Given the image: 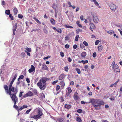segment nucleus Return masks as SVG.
Here are the masks:
<instances>
[{"instance_id":"f257e3e1","label":"nucleus","mask_w":122,"mask_h":122,"mask_svg":"<svg viewBox=\"0 0 122 122\" xmlns=\"http://www.w3.org/2000/svg\"><path fill=\"white\" fill-rule=\"evenodd\" d=\"M17 76V74L13 73L12 75L10 78V79H12V80L9 86V89L7 85H5L4 86V88L5 89V92L7 94H11V92H14V93L15 94L17 93L18 92L17 89H15L14 90V87L13 86L12 87L13 83L15 79Z\"/></svg>"},{"instance_id":"f03ea898","label":"nucleus","mask_w":122,"mask_h":122,"mask_svg":"<svg viewBox=\"0 0 122 122\" xmlns=\"http://www.w3.org/2000/svg\"><path fill=\"white\" fill-rule=\"evenodd\" d=\"M46 79L45 77L42 78L37 83V85L42 90H44L46 87Z\"/></svg>"},{"instance_id":"7ed1b4c3","label":"nucleus","mask_w":122,"mask_h":122,"mask_svg":"<svg viewBox=\"0 0 122 122\" xmlns=\"http://www.w3.org/2000/svg\"><path fill=\"white\" fill-rule=\"evenodd\" d=\"M33 112L34 113H37V115H34L33 116H30V118H33L35 119H39L40 118V117L43 114L41 109L39 107L35 109Z\"/></svg>"},{"instance_id":"20e7f679","label":"nucleus","mask_w":122,"mask_h":122,"mask_svg":"<svg viewBox=\"0 0 122 122\" xmlns=\"http://www.w3.org/2000/svg\"><path fill=\"white\" fill-rule=\"evenodd\" d=\"M91 14L92 16L93 20L94 22L96 24L99 21L98 16L95 13H92Z\"/></svg>"},{"instance_id":"39448f33","label":"nucleus","mask_w":122,"mask_h":122,"mask_svg":"<svg viewBox=\"0 0 122 122\" xmlns=\"http://www.w3.org/2000/svg\"><path fill=\"white\" fill-rule=\"evenodd\" d=\"M10 96V97L12 100L14 102V104H16V102L18 101L17 98L16 96L14 94H12L11 93V94H9Z\"/></svg>"},{"instance_id":"423d86ee","label":"nucleus","mask_w":122,"mask_h":122,"mask_svg":"<svg viewBox=\"0 0 122 122\" xmlns=\"http://www.w3.org/2000/svg\"><path fill=\"white\" fill-rule=\"evenodd\" d=\"M109 7L113 11H115L117 7V6L112 3L110 4L109 5Z\"/></svg>"},{"instance_id":"0eeeda50","label":"nucleus","mask_w":122,"mask_h":122,"mask_svg":"<svg viewBox=\"0 0 122 122\" xmlns=\"http://www.w3.org/2000/svg\"><path fill=\"white\" fill-rule=\"evenodd\" d=\"M90 102H87V103H91L93 105H94L95 104L97 103V99H90Z\"/></svg>"},{"instance_id":"6e6552de","label":"nucleus","mask_w":122,"mask_h":122,"mask_svg":"<svg viewBox=\"0 0 122 122\" xmlns=\"http://www.w3.org/2000/svg\"><path fill=\"white\" fill-rule=\"evenodd\" d=\"M112 69L114 70L115 72H119V69L118 66L117 64L115 65V66L114 67H112Z\"/></svg>"},{"instance_id":"1a4fd4ad","label":"nucleus","mask_w":122,"mask_h":122,"mask_svg":"<svg viewBox=\"0 0 122 122\" xmlns=\"http://www.w3.org/2000/svg\"><path fill=\"white\" fill-rule=\"evenodd\" d=\"M35 68L34 66L33 65L31 66V68L28 71L29 73H31L33 71H35Z\"/></svg>"},{"instance_id":"9d476101","label":"nucleus","mask_w":122,"mask_h":122,"mask_svg":"<svg viewBox=\"0 0 122 122\" xmlns=\"http://www.w3.org/2000/svg\"><path fill=\"white\" fill-rule=\"evenodd\" d=\"M42 69L43 70H48V67L44 63H43L42 66Z\"/></svg>"},{"instance_id":"9b49d317","label":"nucleus","mask_w":122,"mask_h":122,"mask_svg":"<svg viewBox=\"0 0 122 122\" xmlns=\"http://www.w3.org/2000/svg\"><path fill=\"white\" fill-rule=\"evenodd\" d=\"M97 104H99V105H104V103L103 101L100 99H97Z\"/></svg>"},{"instance_id":"f8f14e48","label":"nucleus","mask_w":122,"mask_h":122,"mask_svg":"<svg viewBox=\"0 0 122 122\" xmlns=\"http://www.w3.org/2000/svg\"><path fill=\"white\" fill-rule=\"evenodd\" d=\"M92 1L94 2V4L95 5L97 6L99 8H101V6H99V5L98 3L96 1V0H92Z\"/></svg>"},{"instance_id":"ddd939ff","label":"nucleus","mask_w":122,"mask_h":122,"mask_svg":"<svg viewBox=\"0 0 122 122\" xmlns=\"http://www.w3.org/2000/svg\"><path fill=\"white\" fill-rule=\"evenodd\" d=\"M78 93L77 92H75L74 95V98L75 100H77L78 99L79 97L77 95Z\"/></svg>"},{"instance_id":"4468645a","label":"nucleus","mask_w":122,"mask_h":122,"mask_svg":"<svg viewBox=\"0 0 122 122\" xmlns=\"http://www.w3.org/2000/svg\"><path fill=\"white\" fill-rule=\"evenodd\" d=\"M95 109L97 110H99L101 108V106L100 105H94Z\"/></svg>"},{"instance_id":"2eb2a0df","label":"nucleus","mask_w":122,"mask_h":122,"mask_svg":"<svg viewBox=\"0 0 122 122\" xmlns=\"http://www.w3.org/2000/svg\"><path fill=\"white\" fill-rule=\"evenodd\" d=\"M90 28L92 29H95V27L94 24L92 23H90Z\"/></svg>"},{"instance_id":"dca6fc26","label":"nucleus","mask_w":122,"mask_h":122,"mask_svg":"<svg viewBox=\"0 0 122 122\" xmlns=\"http://www.w3.org/2000/svg\"><path fill=\"white\" fill-rule=\"evenodd\" d=\"M17 28V25L16 24L15 26H14L13 27V34L14 35L15 34V31Z\"/></svg>"},{"instance_id":"f3484780","label":"nucleus","mask_w":122,"mask_h":122,"mask_svg":"<svg viewBox=\"0 0 122 122\" xmlns=\"http://www.w3.org/2000/svg\"><path fill=\"white\" fill-rule=\"evenodd\" d=\"M54 120L56 121H57L60 122H61L63 121V119L62 118H57L55 119H54Z\"/></svg>"},{"instance_id":"a211bd4d","label":"nucleus","mask_w":122,"mask_h":122,"mask_svg":"<svg viewBox=\"0 0 122 122\" xmlns=\"http://www.w3.org/2000/svg\"><path fill=\"white\" fill-rule=\"evenodd\" d=\"M103 47L102 45L99 46L98 47V51H99L100 52L101 51L103 48Z\"/></svg>"},{"instance_id":"6ab92c4d","label":"nucleus","mask_w":122,"mask_h":122,"mask_svg":"<svg viewBox=\"0 0 122 122\" xmlns=\"http://www.w3.org/2000/svg\"><path fill=\"white\" fill-rule=\"evenodd\" d=\"M65 77L64 74H61L59 76V80H61L63 79Z\"/></svg>"},{"instance_id":"aec40b11","label":"nucleus","mask_w":122,"mask_h":122,"mask_svg":"<svg viewBox=\"0 0 122 122\" xmlns=\"http://www.w3.org/2000/svg\"><path fill=\"white\" fill-rule=\"evenodd\" d=\"M50 21L52 25H55V21L54 19H51L50 20Z\"/></svg>"},{"instance_id":"412c9836","label":"nucleus","mask_w":122,"mask_h":122,"mask_svg":"<svg viewBox=\"0 0 122 122\" xmlns=\"http://www.w3.org/2000/svg\"><path fill=\"white\" fill-rule=\"evenodd\" d=\"M65 108L68 109H69L71 108V106L70 105L66 104L65 106Z\"/></svg>"},{"instance_id":"4be33fe9","label":"nucleus","mask_w":122,"mask_h":122,"mask_svg":"<svg viewBox=\"0 0 122 122\" xmlns=\"http://www.w3.org/2000/svg\"><path fill=\"white\" fill-rule=\"evenodd\" d=\"M86 52L84 51L82 52L81 54V56L83 57H84L86 56Z\"/></svg>"},{"instance_id":"5701e85b","label":"nucleus","mask_w":122,"mask_h":122,"mask_svg":"<svg viewBox=\"0 0 122 122\" xmlns=\"http://www.w3.org/2000/svg\"><path fill=\"white\" fill-rule=\"evenodd\" d=\"M76 121L79 122H81L82 121L80 117H77L76 118Z\"/></svg>"},{"instance_id":"b1692460","label":"nucleus","mask_w":122,"mask_h":122,"mask_svg":"<svg viewBox=\"0 0 122 122\" xmlns=\"http://www.w3.org/2000/svg\"><path fill=\"white\" fill-rule=\"evenodd\" d=\"M28 97L31 96L32 95V93L30 91L26 93Z\"/></svg>"},{"instance_id":"393cba45","label":"nucleus","mask_w":122,"mask_h":122,"mask_svg":"<svg viewBox=\"0 0 122 122\" xmlns=\"http://www.w3.org/2000/svg\"><path fill=\"white\" fill-rule=\"evenodd\" d=\"M60 85H61V87L63 88L65 86V83L64 81H61L60 82Z\"/></svg>"},{"instance_id":"a878e982","label":"nucleus","mask_w":122,"mask_h":122,"mask_svg":"<svg viewBox=\"0 0 122 122\" xmlns=\"http://www.w3.org/2000/svg\"><path fill=\"white\" fill-rule=\"evenodd\" d=\"M25 51H27V52H30L31 51V49L30 48L26 47L25 48Z\"/></svg>"},{"instance_id":"bb28decb","label":"nucleus","mask_w":122,"mask_h":122,"mask_svg":"<svg viewBox=\"0 0 122 122\" xmlns=\"http://www.w3.org/2000/svg\"><path fill=\"white\" fill-rule=\"evenodd\" d=\"M13 12L14 13V15H16L18 12V10L16 8H15L13 9Z\"/></svg>"},{"instance_id":"cd10ccee","label":"nucleus","mask_w":122,"mask_h":122,"mask_svg":"<svg viewBox=\"0 0 122 122\" xmlns=\"http://www.w3.org/2000/svg\"><path fill=\"white\" fill-rule=\"evenodd\" d=\"M52 8L54 9L55 10H56V9L57 7L56 5L55 4H53L52 6Z\"/></svg>"},{"instance_id":"c85d7f7f","label":"nucleus","mask_w":122,"mask_h":122,"mask_svg":"<svg viewBox=\"0 0 122 122\" xmlns=\"http://www.w3.org/2000/svg\"><path fill=\"white\" fill-rule=\"evenodd\" d=\"M107 32L110 35H112L114 33V32L113 30H111L108 31Z\"/></svg>"},{"instance_id":"c756f323","label":"nucleus","mask_w":122,"mask_h":122,"mask_svg":"<svg viewBox=\"0 0 122 122\" xmlns=\"http://www.w3.org/2000/svg\"><path fill=\"white\" fill-rule=\"evenodd\" d=\"M82 31V30L81 29H79L76 30V33L78 34L79 32H81Z\"/></svg>"},{"instance_id":"7c9ffc66","label":"nucleus","mask_w":122,"mask_h":122,"mask_svg":"<svg viewBox=\"0 0 122 122\" xmlns=\"http://www.w3.org/2000/svg\"><path fill=\"white\" fill-rule=\"evenodd\" d=\"M5 13L6 14L8 15H9L10 13V10H6Z\"/></svg>"},{"instance_id":"2f4dec72","label":"nucleus","mask_w":122,"mask_h":122,"mask_svg":"<svg viewBox=\"0 0 122 122\" xmlns=\"http://www.w3.org/2000/svg\"><path fill=\"white\" fill-rule=\"evenodd\" d=\"M67 89L68 91V94L69 95L72 92V90L70 87H68Z\"/></svg>"},{"instance_id":"473e14b6","label":"nucleus","mask_w":122,"mask_h":122,"mask_svg":"<svg viewBox=\"0 0 122 122\" xmlns=\"http://www.w3.org/2000/svg\"><path fill=\"white\" fill-rule=\"evenodd\" d=\"M64 26H65V27L66 28H73V27L72 26H70V25H64Z\"/></svg>"},{"instance_id":"72a5a7b5","label":"nucleus","mask_w":122,"mask_h":122,"mask_svg":"<svg viewBox=\"0 0 122 122\" xmlns=\"http://www.w3.org/2000/svg\"><path fill=\"white\" fill-rule=\"evenodd\" d=\"M76 70L78 74H80L81 72L79 69L78 68H76Z\"/></svg>"},{"instance_id":"f704fd0d","label":"nucleus","mask_w":122,"mask_h":122,"mask_svg":"<svg viewBox=\"0 0 122 122\" xmlns=\"http://www.w3.org/2000/svg\"><path fill=\"white\" fill-rule=\"evenodd\" d=\"M24 77V76L23 75H20L18 79V81H19L20 79H22Z\"/></svg>"},{"instance_id":"c9c22d12","label":"nucleus","mask_w":122,"mask_h":122,"mask_svg":"<svg viewBox=\"0 0 122 122\" xmlns=\"http://www.w3.org/2000/svg\"><path fill=\"white\" fill-rule=\"evenodd\" d=\"M65 71L66 72L68 71L69 70V68L67 66L65 67H64Z\"/></svg>"},{"instance_id":"e433bc0d","label":"nucleus","mask_w":122,"mask_h":122,"mask_svg":"<svg viewBox=\"0 0 122 122\" xmlns=\"http://www.w3.org/2000/svg\"><path fill=\"white\" fill-rule=\"evenodd\" d=\"M43 31L46 34H48V31L45 28H44L43 29Z\"/></svg>"},{"instance_id":"4c0bfd02","label":"nucleus","mask_w":122,"mask_h":122,"mask_svg":"<svg viewBox=\"0 0 122 122\" xmlns=\"http://www.w3.org/2000/svg\"><path fill=\"white\" fill-rule=\"evenodd\" d=\"M83 44L86 46H88V43L86 41H84L83 42Z\"/></svg>"},{"instance_id":"58836bf2","label":"nucleus","mask_w":122,"mask_h":122,"mask_svg":"<svg viewBox=\"0 0 122 122\" xmlns=\"http://www.w3.org/2000/svg\"><path fill=\"white\" fill-rule=\"evenodd\" d=\"M9 17L11 18V20H13L14 19L13 17L12 16V14H10L9 15Z\"/></svg>"},{"instance_id":"ea45409f","label":"nucleus","mask_w":122,"mask_h":122,"mask_svg":"<svg viewBox=\"0 0 122 122\" xmlns=\"http://www.w3.org/2000/svg\"><path fill=\"white\" fill-rule=\"evenodd\" d=\"M79 37V35H77L76 36L75 39L76 41H78Z\"/></svg>"},{"instance_id":"a19ab883","label":"nucleus","mask_w":122,"mask_h":122,"mask_svg":"<svg viewBox=\"0 0 122 122\" xmlns=\"http://www.w3.org/2000/svg\"><path fill=\"white\" fill-rule=\"evenodd\" d=\"M115 61H114L112 62V68L114 67V66H115Z\"/></svg>"},{"instance_id":"79ce46f5","label":"nucleus","mask_w":122,"mask_h":122,"mask_svg":"<svg viewBox=\"0 0 122 122\" xmlns=\"http://www.w3.org/2000/svg\"><path fill=\"white\" fill-rule=\"evenodd\" d=\"M97 56V54L95 52H94L92 55V56L93 57L95 58Z\"/></svg>"},{"instance_id":"37998d69","label":"nucleus","mask_w":122,"mask_h":122,"mask_svg":"<svg viewBox=\"0 0 122 122\" xmlns=\"http://www.w3.org/2000/svg\"><path fill=\"white\" fill-rule=\"evenodd\" d=\"M60 88V86L58 85H57L56 87V90L57 91L59 90Z\"/></svg>"},{"instance_id":"c03bdc74","label":"nucleus","mask_w":122,"mask_h":122,"mask_svg":"<svg viewBox=\"0 0 122 122\" xmlns=\"http://www.w3.org/2000/svg\"><path fill=\"white\" fill-rule=\"evenodd\" d=\"M14 108H15L16 109L18 110L19 108L17 105H15V104H14Z\"/></svg>"},{"instance_id":"a18cd8bd","label":"nucleus","mask_w":122,"mask_h":122,"mask_svg":"<svg viewBox=\"0 0 122 122\" xmlns=\"http://www.w3.org/2000/svg\"><path fill=\"white\" fill-rule=\"evenodd\" d=\"M24 92H20V94L19 95V97H20L22 96V94Z\"/></svg>"},{"instance_id":"49530a36","label":"nucleus","mask_w":122,"mask_h":122,"mask_svg":"<svg viewBox=\"0 0 122 122\" xmlns=\"http://www.w3.org/2000/svg\"><path fill=\"white\" fill-rule=\"evenodd\" d=\"M77 112L79 113H81L82 112V110L81 109H78L77 110Z\"/></svg>"},{"instance_id":"de8ad7c7","label":"nucleus","mask_w":122,"mask_h":122,"mask_svg":"<svg viewBox=\"0 0 122 122\" xmlns=\"http://www.w3.org/2000/svg\"><path fill=\"white\" fill-rule=\"evenodd\" d=\"M61 56L62 57H63L64 56V53L62 52H60Z\"/></svg>"},{"instance_id":"09e8293b","label":"nucleus","mask_w":122,"mask_h":122,"mask_svg":"<svg viewBox=\"0 0 122 122\" xmlns=\"http://www.w3.org/2000/svg\"><path fill=\"white\" fill-rule=\"evenodd\" d=\"M18 17L19 18L21 19L23 18V15L20 14H19L18 15Z\"/></svg>"},{"instance_id":"8fccbe9b","label":"nucleus","mask_w":122,"mask_h":122,"mask_svg":"<svg viewBox=\"0 0 122 122\" xmlns=\"http://www.w3.org/2000/svg\"><path fill=\"white\" fill-rule=\"evenodd\" d=\"M56 31L59 33H61L62 32V30L61 29H57Z\"/></svg>"},{"instance_id":"3c124183","label":"nucleus","mask_w":122,"mask_h":122,"mask_svg":"<svg viewBox=\"0 0 122 122\" xmlns=\"http://www.w3.org/2000/svg\"><path fill=\"white\" fill-rule=\"evenodd\" d=\"M58 80H56L55 81H53V82L52 83V84L53 85H55L58 82Z\"/></svg>"},{"instance_id":"603ef678","label":"nucleus","mask_w":122,"mask_h":122,"mask_svg":"<svg viewBox=\"0 0 122 122\" xmlns=\"http://www.w3.org/2000/svg\"><path fill=\"white\" fill-rule=\"evenodd\" d=\"M99 42L100 41L99 40H97L96 41L95 44L96 45H97L99 43Z\"/></svg>"},{"instance_id":"864d4df0","label":"nucleus","mask_w":122,"mask_h":122,"mask_svg":"<svg viewBox=\"0 0 122 122\" xmlns=\"http://www.w3.org/2000/svg\"><path fill=\"white\" fill-rule=\"evenodd\" d=\"M67 60H68V61L70 62H71V61H72V60L71 59V58H70V57H68V59H67Z\"/></svg>"},{"instance_id":"5fc2aeb1","label":"nucleus","mask_w":122,"mask_h":122,"mask_svg":"<svg viewBox=\"0 0 122 122\" xmlns=\"http://www.w3.org/2000/svg\"><path fill=\"white\" fill-rule=\"evenodd\" d=\"M65 47L66 48L68 49L69 47V45L68 44H66L65 46Z\"/></svg>"},{"instance_id":"6e6d98bb","label":"nucleus","mask_w":122,"mask_h":122,"mask_svg":"<svg viewBox=\"0 0 122 122\" xmlns=\"http://www.w3.org/2000/svg\"><path fill=\"white\" fill-rule=\"evenodd\" d=\"M25 52L26 53H27V55H28V56H30V53H29V52H27V51H25Z\"/></svg>"},{"instance_id":"4d7b16f0","label":"nucleus","mask_w":122,"mask_h":122,"mask_svg":"<svg viewBox=\"0 0 122 122\" xmlns=\"http://www.w3.org/2000/svg\"><path fill=\"white\" fill-rule=\"evenodd\" d=\"M65 41H68L69 40V38L68 36H66L65 37Z\"/></svg>"},{"instance_id":"13d9d810","label":"nucleus","mask_w":122,"mask_h":122,"mask_svg":"<svg viewBox=\"0 0 122 122\" xmlns=\"http://www.w3.org/2000/svg\"><path fill=\"white\" fill-rule=\"evenodd\" d=\"M31 109H30L28 110H27L26 112V113L27 114H28L30 111Z\"/></svg>"},{"instance_id":"bf43d9fd","label":"nucleus","mask_w":122,"mask_h":122,"mask_svg":"<svg viewBox=\"0 0 122 122\" xmlns=\"http://www.w3.org/2000/svg\"><path fill=\"white\" fill-rule=\"evenodd\" d=\"M26 80L28 83H29L30 82V80L28 78H26Z\"/></svg>"},{"instance_id":"052dcab7","label":"nucleus","mask_w":122,"mask_h":122,"mask_svg":"<svg viewBox=\"0 0 122 122\" xmlns=\"http://www.w3.org/2000/svg\"><path fill=\"white\" fill-rule=\"evenodd\" d=\"M77 47V46L76 45H74L73 46V47L74 49H76Z\"/></svg>"},{"instance_id":"680f3d73","label":"nucleus","mask_w":122,"mask_h":122,"mask_svg":"<svg viewBox=\"0 0 122 122\" xmlns=\"http://www.w3.org/2000/svg\"><path fill=\"white\" fill-rule=\"evenodd\" d=\"M80 19L81 20H84V17L83 15H82L80 16Z\"/></svg>"},{"instance_id":"e2e57ef3","label":"nucleus","mask_w":122,"mask_h":122,"mask_svg":"<svg viewBox=\"0 0 122 122\" xmlns=\"http://www.w3.org/2000/svg\"><path fill=\"white\" fill-rule=\"evenodd\" d=\"M39 24H41V22H40V21L39 20H38L37 19H36L35 20Z\"/></svg>"},{"instance_id":"0e129e2a","label":"nucleus","mask_w":122,"mask_h":122,"mask_svg":"<svg viewBox=\"0 0 122 122\" xmlns=\"http://www.w3.org/2000/svg\"><path fill=\"white\" fill-rule=\"evenodd\" d=\"M68 5H69V7H71V6H72V5H71V3L70 2H68Z\"/></svg>"},{"instance_id":"69168bd1","label":"nucleus","mask_w":122,"mask_h":122,"mask_svg":"<svg viewBox=\"0 0 122 122\" xmlns=\"http://www.w3.org/2000/svg\"><path fill=\"white\" fill-rule=\"evenodd\" d=\"M21 56H23L24 57H25V54L24 52L22 53L21 54Z\"/></svg>"},{"instance_id":"338daca9","label":"nucleus","mask_w":122,"mask_h":122,"mask_svg":"<svg viewBox=\"0 0 122 122\" xmlns=\"http://www.w3.org/2000/svg\"><path fill=\"white\" fill-rule=\"evenodd\" d=\"M5 2L4 1H2V5H5Z\"/></svg>"},{"instance_id":"774afa93","label":"nucleus","mask_w":122,"mask_h":122,"mask_svg":"<svg viewBox=\"0 0 122 122\" xmlns=\"http://www.w3.org/2000/svg\"><path fill=\"white\" fill-rule=\"evenodd\" d=\"M101 122H109L107 121L106 120H102L101 121Z\"/></svg>"}]
</instances>
